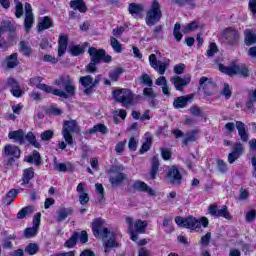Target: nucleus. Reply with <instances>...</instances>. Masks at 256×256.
<instances>
[{
  "label": "nucleus",
  "mask_w": 256,
  "mask_h": 256,
  "mask_svg": "<svg viewBox=\"0 0 256 256\" xmlns=\"http://www.w3.org/2000/svg\"><path fill=\"white\" fill-rule=\"evenodd\" d=\"M197 133H199V130H192L191 134L184 138L182 143L184 145H189V143L197 141Z\"/></svg>",
  "instance_id": "nucleus-40"
},
{
  "label": "nucleus",
  "mask_w": 256,
  "mask_h": 256,
  "mask_svg": "<svg viewBox=\"0 0 256 256\" xmlns=\"http://www.w3.org/2000/svg\"><path fill=\"white\" fill-rule=\"evenodd\" d=\"M27 141L30 143V145H33V147H36V149H40L41 144L37 141V138L33 134V132H29L26 135Z\"/></svg>",
  "instance_id": "nucleus-42"
},
{
  "label": "nucleus",
  "mask_w": 256,
  "mask_h": 256,
  "mask_svg": "<svg viewBox=\"0 0 256 256\" xmlns=\"http://www.w3.org/2000/svg\"><path fill=\"white\" fill-rule=\"evenodd\" d=\"M125 168L123 166H112L108 173L112 175L109 177V182L111 183L112 187H118L121 185L123 181H127V174L123 173Z\"/></svg>",
  "instance_id": "nucleus-11"
},
{
  "label": "nucleus",
  "mask_w": 256,
  "mask_h": 256,
  "mask_svg": "<svg viewBox=\"0 0 256 256\" xmlns=\"http://www.w3.org/2000/svg\"><path fill=\"white\" fill-rule=\"evenodd\" d=\"M18 193V190H10L3 198L4 205H11V203L15 201V198L17 197Z\"/></svg>",
  "instance_id": "nucleus-36"
},
{
  "label": "nucleus",
  "mask_w": 256,
  "mask_h": 256,
  "mask_svg": "<svg viewBox=\"0 0 256 256\" xmlns=\"http://www.w3.org/2000/svg\"><path fill=\"white\" fill-rule=\"evenodd\" d=\"M126 223H128V232L130 234V239H132L133 241H137V239H139L138 235L145 233L148 225L147 221H143L141 219H138L134 222L133 218L131 217L126 218Z\"/></svg>",
  "instance_id": "nucleus-5"
},
{
  "label": "nucleus",
  "mask_w": 256,
  "mask_h": 256,
  "mask_svg": "<svg viewBox=\"0 0 256 256\" xmlns=\"http://www.w3.org/2000/svg\"><path fill=\"white\" fill-rule=\"evenodd\" d=\"M108 131L109 130L107 129V126H105V124H96L88 131V133L90 135H93L95 133H102V135H107Z\"/></svg>",
  "instance_id": "nucleus-33"
},
{
  "label": "nucleus",
  "mask_w": 256,
  "mask_h": 256,
  "mask_svg": "<svg viewBox=\"0 0 256 256\" xmlns=\"http://www.w3.org/2000/svg\"><path fill=\"white\" fill-rule=\"evenodd\" d=\"M141 83H143V85H147L148 87H153V80L149 74H143L141 76Z\"/></svg>",
  "instance_id": "nucleus-60"
},
{
  "label": "nucleus",
  "mask_w": 256,
  "mask_h": 256,
  "mask_svg": "<svg viewBox=\"0 0 256 256\" xmlns=\"http://www.w3.org/2000/svg\"><path fill=\"white\" fill-rule=\"evenodd\" d=\"M173 3L183 7V5H189L190 7H195V0H173Z\"/></svg>",
  "instance_id": "nucleus-54"
},
{
  "label": "nucleus",
  "mask_w": 256,
  "mask_h": 256,
  "mask_svg": "<svg viewBox=\"0 0 256 256\" xmlns=\"http://www.w3.org/2000/svg\"><path fill=\"white\" fill-rule=\"evenodd\" d=\"M191 99L192 97L190 95L177 97L173 102V107L175 109H183L184 107H187Z\"/></svg>",
  "instance_id": "nucleus-24"
},
{
  "label": "nucleus",
  "mask_w": 256,
  "mask_h": 256,
  "mask_svg": "<svg viewBox=\"0 0 256 256\" xmlns=\"http://www.w3.org/2000/svg\"><path fill=\"white\" fill-rule=\"evenodd\" d=\"M217 51H219V49L217 48V44L211 43L207 50V57H213V55H215V53H217Z\"/></svg>",
  "instance_id": "nucleus-61"
},
{
  "label": "nucleus",
  "mask_w": 256,
  "mask_h": 256,
  "mask_svg": "<svg viewBox=\"0 0 256 256\" xmlns=\"http://www.w3.org/2000/svg\"><path fill=\"white\" fill-rule=\"evenodd\" d=\"M19 51L24 55V57H30L31 53H33L31 46H29V42L26 41H21L19 43Z\"/></svg>",
  "instance_id": "nucleus-32"
},
{
  "label": "nucleus",
  "mask_w": 256,
  "mask_h": 256,
  "mask_svg": "<svg viewBox=\"0 0 256 256\" xmlns=\"http://www.w3.org/2000/svg\"><path fill=\"white\" fill-rule=\"evenodd\" d=\"M145 7L143 4L131 3L128 6V11L130 15H141V12L144 11Z\"/></svg>",
  "instance_id": "nucleus-31"
},
{
  "label": "nucleus",
  "mask_w": 256,
  "mask_h": 256,
  "mask_svg": "<svg viewBox=\"0 0 256 256\" xmlns=\"http://www.w3.org/2000/svg\"><path fill=\"white\" fill-rule=\"evenodd\" d=\"M57 87H63V90L53 89V87H46L45 93H52L57 97H63V99H69L75 95V84H73V79L69 75H62L55 81Z\"/></svg>",
  "instance_id": "nucleus-1"
},
{
  "label": "nucleus",
  "mask_w": 256,
  "mask_h": 256,
  "mask_svg": "<svg viewBox=\"0 0 256 256\" xmlns=\"http://www.w3.org/2000/svg\"><path fill=\"white\" fill-rule=\"evenodd\" d=\"M2 157H7V167H11L15 163V159L21 157V149L13 144H7L2 149Z\"/></svg>",
  "instance_id": "nucleus-12"
},
{
  "label": "nucleus",
  "mask_w": 256,
  "mask_h": 256,
  "mask_svg": "<svg viewBox=\"0 0 256 256\" xmlns=\"http://www.w3.org/2000/svg\"><path fill=\"white\" fill-rule=\"evenodd\" d=\"M54 132L52 130H46L40 134L42 141H51L53 139Z\"/></svg>",
  "instance_id": "nucleus-53"
},
{
  "label": "nucleus",
  "mask_w": 256,
  "mask_h": 256,
  "mask_svg": "<svg viewBox=\"0 0 256 256\" xmlns=\"http://www.w3.org/2000/svg\"><path fill=\"white\" fill-rule=\"evenodd\" d=\"M244 43L248 47L250 45H255L256 43V32L253 29H246L244 30Z\"/></svg>",
  "instance_id": "nucleus-23"
},
{
  "label": "nucleus",
  "mask_w": 256,
  "mask_h": 256,
  "mask_svg": "<svg viewBox=\"0 0 256 256\" xmlns=\"http://www.w3.org/2000/svg\"><path fill=\"white\" fill-rule=\"evenodd\" d=\"M171 83L175 86L176 91H183V87H187L191 83V76L187 75L183 78L179 76L172 77L170 79Z\"/></svg>",
  "instance_id": "nucleus-18"
},
{
  "label": "nucleus",
  "mask_w": 256,
  "mask_h": 256,
  "mask_svg": "<svg viewBox=\"0 0 256 256\" xmlns=\"http://www.w3.org/2000/svg\"><path fill=\"white\" fill-rule=\"evenodd\" d=\"M199 29V24L197 22H191L183 28V33H191V31H197Z\"/></svg>",
  "instance_id": "nucleus-51"
},
{
  "label": "nucleus",
  "mask_w": 256,
  "mask_h": 256,
  "mask_svg": "<svg viewBox=\"0 0 256 256\" xmlns=\"http://www.w3.org/2000/svg\"><path fill=\"white\" fill-rule=\"evenodd\" d=\"M256 219V211L255 210H250L246 213V221L247 223H251L255 221Z\"/></svg>",
  "instance_id": "nucleus-64"
},
{
  "label": "nucleus",
  "mask_w": 256,
  "mask_h": 256,
  "mask_svg": "<svg viewBox=\"0 0 256 256\" xmlns=\"http://www.w3.org/2000/svg\"><path fill=\"white\" fill-rule=\"evenodd\" d=\"M153 141V138L147 137L146 141L143 143L142 147L139 150L140 155H143V153H147L149 149H151V143Z\"/></svg>",
  "instance_id": "nucleus-46"
},
{
  "label": "nucleus",
  "mask_w": 256,
  "mask_h": 256,
  "mask_svg": "<svg viewBox=\"0 0 256 256\" xmlns=\"http://www.w3.org/2000/svg\"><path fill=\"white\" fill-rule=\"evenodd\" d=\"M236 129L241 141L247 143V141H249V132H247V128H245V123L236 121Z\"/></svg>",
  "instance_id": "nucleus-21"
},
{
  "label": "nucleus",
  "mask_w": 256,
  "mask_h": 256,
  "mask_svg": "<svg viewBox=\"0 0 256 256\" xmlns=\"http://www.w3.org/2000/svg\"><path fill=\"white\" fill-rule=\"evenodd\" d=\"M217 169L220 173H227V163L221 159H218L216 162Z\"/></svg>",
  "instance_id": "nucleus-56"
},
{
  "label": "nucleus",
  "mask_w": 256,
  "mask_h": 256,
  "mask_svg": "<svg viewBox=\"0 0 256 256\" xmlns=\"http://www.w3.org/2000/svg\"><path fill=\"white\" fill-rule=\"evenodd\" d=\"M160 165L159 156H154L151 160V171L149 173L151 179H157Z\"/></svg>",
  "instance_id": "nucleus-28"
},
{
  "label": "nucleus",
  "mask_w": 256,
  "mask_h": 256,
  "mask_svg": "<svg viewBox=\"0 0 256 256\" xmlns=\"http://www.w3.org/2000/svg\"><path fill=\"white\" fill-rule=\"evenodd\" d=\"M161 17H163V12H161V5H159V1L153 0L150 9L146 13V25L149 27L156 25V23L161 21Z\"/></svg>",
  "instance_id": "nucleus-8"
},
{
  "label": "nucleus",
  "mask_w": 256,
  "mask_h": 256,
  "mask_svg": "<svg viewBox=\"0 0 256 256\" xmlns=\"http://www.w3.org/2000/svg\"><path fill=\"white\" fill-rule=\"evenodd\" d=\"M27 163H35V165L39 166L41 165V154H39L38 151L34 150L32 154H29L27 159Z\"/></svg>",
  "instance_id": "nucleus-37"
},
{
  "label": "nucleus",
  "mask_w": 256,
  "mask_h": 256,
  "mask_svg": "<svg viewBox=\"0 0 256 256\" xmlns=\"http://www.w3.org/2000/svg\"><path fill=\"white\" fill-rule=\"evenodd\" d=\"M161 157L162 159H164V161H169V159H171V150L167 149V148H161Z\"/></svg>",
  "instance_id": "nucleus-63"
},
{
  "label": "nucleus",
  "mask_w": 256,
  "mask_h": 256,
  "mask_svg": "<svg viewBox=\"0 0 256 256\" xmlns=\"http://www.w3.org/2000/svg\"><path fill=\"white\" fill-rule=\"evenodd\" d=\"M112 95L117 103H122L123 107H133V105L137 104L133 92L129 89L123 88L114 90Z\"/></svg>",
  "instance_id": "nucleus-7"
},
{
  "label": "nucleus",
  "mask_w": 256,
  "mask_h": 256,
  "mask_svg": "<svg viewBox=\"0 0 256 256\" xmlns=\"http://www.w3.org/2000/svg\"><path fill=\"white\" fill-rule=\"evenodd\" d=\"M88 54L91 57L90 63L86 66L87 73H97L99 68H97L98 63L103 61L104 63H111V56L107 55L104 49H97L95 47H90L88 49Z\"/></svg>",
  "instance_id": "nucleus-3"
},
{
  "label": "nucleus",
  "mask_w": 256,
  "mask_h": 256,
  "mask_svg": "<svg viewBox=\"0 0 256 256\" xmlns=\"http://www.w3.org/2000/svg\"><path fill=\"white\" fill-rule=\"evenodd\" d=\"M123 73H125V70L121 67H117L111 70L108 75L111 81L116 82V81H119V77H121Z\"/></svg>",
  "instance_id": "nucleus-35"
},
{
  "label": "nucleus",
  "mask_w": 256,
  "mask_h": 256,
  "mask_svg": "<svg viewBox=\"0 0 256 256\" xmlns=\"http://www.w3.org/2000/svg\"><path fill=\"white\" fill-rule=\"evenodd\" d=\"M80 205H87L89 203V194L85 191V183H79L76 188Z\"/></svg>",
  "instance_id": "nucleus-20"
},
{
  "label": "nucleus",
  "mask_w": 256,
  "mask_h": 256,
  "mask_svg": "<svg viewBox=\"0 0 256 256\" xmlns=\"http://www.w3.org/2000/svg\"><path fill=\"white\" fill-rule=\"evenodd\" d=\"M53 27V20L49 16L43 17L38 23V31H45V29H51Z\"/></svg>",
  "instance_id": "nucleus-29"
},
{
  "label": "nucleus",
  "mask_w": 256,
  "mask_h": 256,
  "mask_svg": "<svg viewBox=\"0 0 256 256\" xmlns=\"http://www.w3.org/2000/svg\"><path fill=\"white\" fill-rule=\"evenodd\" d=\"M219 71L233 77V75H239L240 77H249V68L245 64L231 63L229 66L219 64Z\"/></svg>",
  "instance_id": "nucleus-6"
},
{
  "label": "nucleus",
  "mask_w": 256,
  "mask_h": 256,
  "mask_svg": "<svg viewBox=\"0 0 256 256\" xmlns=\"http://www.w3.org/2000/svg\"><path fill=\"white\" fill-rule=\"evenodd\" d=\"M38 252L39 246L35 243L28 244L24 249V253H28V255H37Z\"/></svg>",
  "instance_id": "nucleus-39"
},
{
  "label": "nucleus",
  "mask_w": 256,
  "mask_h": 256,
  "mask_svg": "<svg viewBox=\"0 0 256 256\" xmlns=\"http://www.w3.org/2000/svg\"><path fill=\"white\" fill-rule=\"evenodd\" d=\"M137 145H139V140L135 136L130 137L128 141V149L130 151H137Z\"/></svg>",
  "instance_id": "nucleus-52"
},
{
  "label": "nucleus",
  "mask_w": 256,
  "mask_h": 256,
  "mask_svg": "<svg viewBox=\"0 0 256 256\" xmlns=\"http://www.w3.org/2000/svg\"><path fill=\"white\" fill-rule=\"evenodd\" d=\"M149 63L159 75H165V71H167V63L157 60L155 54L149 56Z\"/></svg>",
  "instance_id": "nucleus-17"
},
{
  "label": "nucleus",
  "mask_w": 256,
  "mask_h": 256,
  "mask_svg": "<svg viewBox=\"0 0 256 256\" xmlns=\"http://www.w3.org/2000/svg\"><path fill=\"white\" fill-rule=\"evenodd\" d=\"M70 7L74 11H79V13H87V4L84 0H72L70 1Z\"/></svg>",
  "instance_id": "nucleus-26"
},
{
  "label": "nucleus",
  "mask_w": 256,
  "mask_h": 256,
  "mask_svg": "<svg viewBox=\"0 0 256 256\" xmlns=\"http://www.w3.org/2000/svg\"><path fill=\"white\" fill-rule=\"evenodd\" d=\"M209 241H211V232H208L206 235L202 236L199 241V245H202V247H207V245H209Z\"/></svg>",
  "instance_id": "nucleus-59"
},
{
  "label": "nucleus",
  "mask_w": 256,
  "mask_h": 256,
  "mask_svg": "<svg viewBox=\"0 0 256 256\" xmlns=\"http://www.w3.org/2000/svg\"><path fill=\"white\" fill-rule=\"evenodd\" d=\"M33 211H35L33 206H26L17 213V219H25V217H27V215H31Z\"/></svg>",
  "instance_id": "nucleus-38"
},
{
  "label": "nucleus",
  "mask_w": 256,
  "mask_h": 256,
  "mask_svg": "<svg viewBox=\"0 0 256 256\" xmlns=\"http://www.w3.org/2000/svg\"><path fill=\"white\" fill-rule=\"evenodd\" d=\"M19 54L13 53L12 55L6 57V63L8 69H15L19 65V60H17Z\"/></svg>",
  "instance_id": "nucleus-34"
},
{
  "label": "nucleus",
  "mask_w": 256,
  "mask_h": 256,
  "mask_svg": "<svg viewBox=\"0 0 256 256\" xmlns=\"http://www.w3.org/2000/svg\"><path fill=\"white\" fill-rule=\"evenodd\" d=\"M110 45L112 49H114L115 53H121V51H123L122 45L115 37L110 38Z\"/></svg>",
  "instance_id": "nucleus-41"
},
{
  "label": "nucleus",
  "mask_w": 256,
  "mask_h": 256,
  "mask_svg": "<svg viewBox=\"0 0 256 256\" xmlns=\"http://www.w3.org/2000/svg\"><path fill=\"white\" fill-rule=\"evenodd\" d=\"M216 217H224V219H231V215L227 211V206H222L221 209H217Z\"/></svg>",
  "instance_id": "nucleus-48"
},
{
  "label": "nucleus",
  "mask_w": 256,
  "mask_h": 256,
  "mask_svg": "<svg viewBox=\"0 0 256 256\" xmlns=\"http://www.w3.org/2000/svg\"><path fill=\"white\" fill-rule=\"evenodd\" d=\"M173 35H174L176 41H181L183 39V34H181V24L176 23L174 25Z\"/></svg>",
  "instance_id": "nucleus-50"
},
{
  "label": "nucleus",
  "mask_w": 256,
  "mask_h": 256,
  "mask_svg": "<svg viewBox=\"0 0 256 256\" xmlns=\"http://www.w3.org/2000/svg\"><path fill=\"white\" fill-rule=\"evenodd\" d=\"M69 44V38L67 35H60L58 40V57H63L67 51V45Z\"/></svg>",
  "instance_id": "nucleus-22"
},
{
  "label": "nucleus",
  "mask_w": 256,
  "mask_h": 256,
  "mask_svg": "<svg viewBox=\"0 0 256 256\" xmlns=\"http://www.w3.org/2000/svg\"><path fill=\"white\" fill-rule=\"evenodd\" d=\"M175 223L176 225H178V227H184L185 229H191L192 231H197V229H201V225L204 228L209 227V219H207V217H202L199 220L193 216H188L186 218L177 216L175 218Z\"/></svg>",
  "instance_id": "nucleus-4"
},
{
  "label": "nucleus",
  "mask_w": 256,
  "mask_h": 256,
  "mask_svg": "<svg viewBox=\"0 0 256 256\" xmlns=\"http://www.w3.org/2000/svg\"><path fill=\"white\" fill-rule=\"evenodd\" d=\"M223 37L228 45H237L241 39L239 31L231 27L224 30Z\"/></svg>",
  "instance_id": "nucleus-14"
},
{
  "label": "nucleus",
  "mask_w": 256,
  "mask_h": 256,
  "mask_svg": "<svg viewBox=\"0 0 256 256\" xmlns=\"http://www.w3.org/2000/svg\"><path fill=\"white\" fill-rule=\"evenodd\" d=\"M125 145H127V140L118 142L116 144L115 151L118 153V155H123V151H125Z\"/></svg>",
  "instance_id": "nucleus-58"
},
{
  "label": "nucleus",
  "mask_w": 256,
  "mask_h": 256,
  "mask_svg": "<svg viewBox=\"0 0 256 256\" xmlns=\"http://www.w3.org/2000/svg\"><path fill=\"white\" fill-rule=\"evenodd\" d=\"M101 82V75H97L95 78L91 75L82 76L79 79L82 87H84V94L91 95L95 91V87Z\"/></svg>",
  "instance_id": "nucleus-10"
},
{
  "label": "nucleus",
  "mask_w": 256,
  "mask_h": 256,
  "mask_svg": "<svg viewBox=\"0 0 256 256\" xmlns=\"http://www.w3.org/2000/svg\"><path fill=\"white\" fill-rule=\"evenodd\" d=\"M199 89H202L204 95L207 97H210V95H213V91H215V83H213V80L211 78L207 77H201L199 80Z\"/></svg>",
  "instance_id": "nucleus-13"
},
{
  "label": "nucleus",
  "mask_w": 256,
  "mask_h": 256,
  "mask_svg": "<svg viewBox=\"0 0 256 256\" xmlns=\"http://www.w3.org/2000/svg\"><path fill=\"white\" fill-rule=\"evenodd\" d=\"M81 128L76 120H68L64 122L62 135L67 145H73V135L71 133H79Z\"/></svg>",
  "instance_id": "nucleus-9"
},
{
  "label": "nucleus",
  "mask_w": 256,
  "mask_h": 256,
  "mask_svg": "<svg viewBox=\"0 0 256 256\" xmlns=\"http://www.w3.org/2000/svg\"><path fill=\"white\" fill-rule=\"evenodd\" d=\"M77 239H79V233H74L69 240H67L64 244L68 249L73 248L74 245H77Z\"/></svg>",
  "instance_id": "nucleus-45"
},
{
  "label": "nucleus",
  "mask_w": 256,
  "mask_h": 256,
  "mask_svg": "<svg viewBox=\"0 0 256 256\" xmlns=\"http://www.w3.org/2000/svg\"><path fill=\"white\" fill-rule=\"evenodd\" d=\"M190 113L194 117H203V110L197 106H193L190 108Z\"/></svg>",
  "instance_id": "nucleus-62"
},
{
  "label": "nucleus",
  "mask_w": 256,
  "mask_h": 256,
  "mask_svg": "<svg viewBox=\"0 0 256 256\" xmlns=\"http://www.w3.org/2000/svg\"><path fill=\"white\" fill-rule=\"evenodd\" d=\"M35 177V171H33V168H27L23 172V177H22V183L21 185H29V182L31 179Z\"/></svg>",
  "instance_id": "nucleus-30"
},
{
  "label": "nucleus",
  "mask_w": 256,
  "mask_h": 256,
  "mask_svg": "<svg viewBox=\"0 0 256 256\" xmlns=\"http://www.w3.org/2000/svg\"><path fill=\"white\" fill-rule=\"evenodd\" d=\"M35 235H37V227L27 228L24 231L26 239H31V237H35Z\"/></svg>",
  "instance_id": "nucleus-55"
},
{
  "label": "nucleus",
  "mask_w": 256,
  "mask_h": 256,
  "mask_svg": "<svg viewBox=\"0 0 256 256\" xmlns=\"http://www.w3.org/2000/svg\"><path fill=\"white\" fill-rule=\"evenodd\" d=\"M15 3V16L17 19H21L23 17V3L19 0H14Z\"/></svg>",
  "instance_id": "nucleus-44"
},
{
  "label": "nucleus",
  "mask_w": 256,
  "mask_h": 256,
  "mask_svg": "<svg viewBox=\"0 0 256 256\" xmlns=\"http://www.w3.org/2000/svg\"><path fill=\"white\" fill-rule=\"evenodd\" d=\"M71 215H73V208H60L56 216V221L58 223H63V221H65L67 217H71Z\"/></svg>",
  "instance_id": "nucleus-25"
},
{
  "label": "nucleus",
  "mask_w": 256,
  "mask_h": 256,
  "mask_svg": "<svg viewBox=\"0 0 256 256\" xmlns=\"http://www.w3.org/2000/svg\"><path fill=\"white\" fill-rule=\"evenodd\" d=\"M245 151V146L241 142H235L232 146V153H236L237 155H243Z\"/></svg>",
  "instance_id": "nucleus-43"
},
{
  "label": "nucleus",
  "mask_w": 256,
  "mask_h": 256,
  "mask_svg": "<svg viewBox=\"0 0 256 256\" xmlns=\"http://www.w3.org/2000/svg\"><path fill=\"white\" fill-rule=\"evenodd\" d=\"M33 23H35V17L33 16V8L31 7V4L26 3L25 4V19H24L25 31H27V32L31 31V28L33 27Z\"/></svg>",
  "instance_id": "nucleus-16"
},
{
  "label": "nucleus",
  "mask_w": 256,
  "mask_h": 256,
  "mask_svg": "<svg viewBox=\"0 0 256 256\" xmlns=\"http://www.w3.org/2000/svg\"><path fill=\"white\" fill-rule=\"evenodd\" d=\"M132 187L135 191H139L140 193H147L151 197H155V195H156L155 190H153V188L149 187V185H147V183H145L141 180L135 181L133 183Z\"/></svg>",
  "instance_id": "nucleus-19"
},
{
  "label": "nucleus",
  "mask_w": 256,
  "mask_h": 256,
  "mask_svg": "<svg viewBox=\"0 0 256 256\" xmlns=\"http://www.w3.org/2000/svg\"><path fill=\"white\" fill-rule=\"evenodd\" d=\"M105 221L103 219H96L92 222V231L95 237H99V235H103L105 239L109 238L105 243V253H109V249H113V247H118L119 243L115 241V234L111 233L109 229L105 228Z\"/></svg>",
  "instance_id": "nucleus-2"
},
{
  "label": "nucleus",
  "mask_w": 256,
  "mask_h": 256,
  "mask_svg": "<svg viewBox=\"0 0 256 256\" xmlns=\"http://www.w3.org/2000/svg\"><path fill=\"white\" fill-rule=\"evenodd\" d=\"M143 95L144 97H148V99H155L157 97V93H155L153 88H144Z\"/></svg>",
  "instance_id": "nucleus-57"
},
{
  "label": "nucleus",
  "mask_w": 256,
  "mask_h": 256,
  "mask_svg": "<svg viewBox=\"0 0 256 256\" xmlns=\"http://www.w3.org/2000/svg\"><path fill=\"white\" fill-rule=\"evenodd\" d=\"M167 179L170 185H179L181 184L183 175H181V172H179V168H177V166H172L168 169Z\"/></svg>",
  "instance_id": "nucleus-15"
},
{
  "label": "nucleus",
  "mask_w": 256,
  "mask_h": 256,
  "mask_svg": "<svg viewBox=\"0 0 256 256\" xmlns=\"http://www.w3.org/2000/svg\"><path fill=\"white\" fill-rule=\"evenodd\" d=\"M8 138L14 139V141L16 143H19L20 145H23V143H25V133L22 129L9 132Z\"/></svg>",
  "instance_id": "nucleus-27"
},
{
  "label": "nucleus",
  "mask_w": 256,
  "mask_h": 256,
  "mask_svg": "<svg viewBox=\"0 0 256 256\" xmlns=\"http://www.w3.org/2000/svg\"><path fill=\"white\" fill-rule=\"evenodd\" d=\"M69 52L73 57H79V55L85 53V50L81 46H72Z\"/></svg>",
  "instance_id": "nucleus-49"
},
{
  "label": "nucleus",
  "mask_w": 256,
  "mask_h": 256,
  "mask_svg": "<svg viewBox=\"0 0 256 256\" xmlns=\"http://www.w3.org/2000/svg\"><path fill=\"white\" fill-rule=\"evenodd\" d=\"M95 189L97 193H99L98 201L99 203H102L103 199H105V188H103V184H99V183L95 184Z\"/></svg>",
  "instance_id": "nucleus-47"
}]
</instances>
